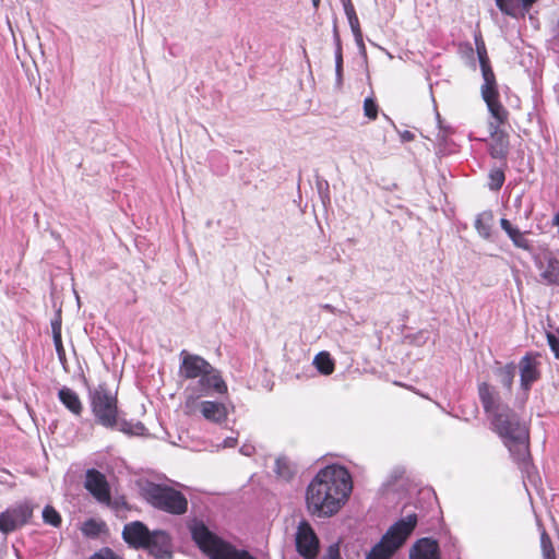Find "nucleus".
I'll return each instance as SVG.
<instances>
[{"mask_svg":"<svg viewBox=\"0 0 559 559\" xmlns=\"http://www.w3.org/2000/svg\"><path fill=\"white\" fill-rule=\"evenodd\" d=\"M173 543L169 534L163 530L152 531L147 539V550L156 559H173Z\"/></svg>","mask_w":559,"mask_h":559,"instance_id":"obj_14","label":"nucleus"},{"mask_svg":"<svg viewBox=\"0 0 559 559\" xmlns=\"http://www.w3.org/2000/svg\"><path fill=\"white\" fill-rule=\"evenodd\" d=\"M474 39H475V46H476V51H477L480 69L490 67V60H489V57L487 53V48H486L485 41L483 39L481 33L480 32L476 33Z\"/></svg>","mask_w":559,"mask_h":559,"instance_id":"obj_33","label":"nucleus"},{"mask_svg":"<svg viewBox=\"0 0 559 559\" xmlns=\"http://www.w3.org/2000/svg\"><path fill=\"white\" fill-rule=\"evenodd\" d=\"M43 519L46 524H49L53 527H59L62 522L59 512L51 506H46L44 508Z\"/></svg>","mask_w":559,"mask_h":559,"instance_id":"obj_36","label":"nucleus"},{"mask_svg":"<svg viewBox=\"0 0 559 559\" xmlns=\"http://www.w3.org/2000/svg\"><path fill=\"white\" fill-rule=\"evenodd\" d=\"M491 425L513 457L523 460L528 455L530 429L520 421L519 416L512 409L507 407L495 413Z\"/></svg>","mask_w":559,"mask_h":559,"instance_id":"obj_3","label":"nucleus"},{"mask_svg":"<svg viewBox=\"0 0 559 559\" xmlns=\"http://www.w3.org/2000/svg\"><path fill=\"white\" fill-rule=\"evenodd\" d=\"M81 532L85 537L97 538L108 532L107 524L102 520L88 519L83 522Z\"/></svg>","mask_w":559,"mask_h":559,"instance_id":"obj_29","label":"nucleus"},{"mask_svg":"<svg viewBox=\"0 0 559 559\" xmlns=\"http://www.w3.org/2000/svg\"><path fill=\"white\" fill-rule=\"evenodd\" d=\"M513 459L523 473V484L525 489L539 487L542 485V478L536 467L532 464L531 452L528 451V455L523 460L520 457Z\"/></svg>","mask_w":559,"mask_h":559,"instance_id":"obj_19","label":"nucleus"},{"mask_svg":"<svg viewBox=\"0 0 559 559\" xmlns=\"http://www.w3.org/2000/svg\"><path fill=\"white\" fill-rule=\"evenodd\" d=\"M325 487V489H353V478L349 471L341 464H330L321 468L307 489Z\"/></svg>","mask_w":559,"mask_h":559,"instance_id":"obj_8","label":"nucleus"},{"mask_svg":"<svg viewBox=\"0 0 559 559\" xmlns=\"http://www.w3.org/2000/svg\"><path fill=\"white\" fill-rule=\"evenodd\" d=\"M493 215L490 211L480 213L475 219V229L480 237L488 240L491 237Z\"/></svg>","mask_w":559,"mask_h":559,"instance_id":"obj_30","label":"nucleus"},{"mask_svg":"<svg viewBox=\"0 0 559 559\" xmlns=\"http://www.w3.org/2000/svg\"><path fill=\"white\" fill-rule=\"evenodd\" d=\"M313 365L317 370L324 376H330L335 370V362L328 352L317 354L313 358Z\"/></svg>","mask_w":559,"mask_h":559,"instance_id":"obj_31","label":"nucleus"},{"mask_svg":"<svg viewBox=\"0 0 559 559\" xmlns=\"http://www.w3.org/2000/svg\"><path fill=\"white\" fill-rule=\"evenodd\" d=\"M478 396L486 413H492L497 409L496 393L487 382L478 385Z\"/></svg>","mask_w":559,"mask_h":559,"instance_id":"obj_26","label":"nucleus"},{"mask_svg":"<svg viewBox=\"0 0 559 559\" xmlns=\"http://www.w3.org/2000/svg\"><path fill=\"white\" fill-rule=\"evenodd\" d=\"M179 376L185 380L199 379L197 384L188 388V392H201V395H224L228 386L218 369L200 355L186 349L180 352Z\"/></svg>","mask_w":559,"mask_h":559,"instance_id":"obj_2","label":"nucleus"},{"mask_svg":"<svg viewBox=\"0 0 559 559\" xmlns=\"http://www.w3.org/2000/svg\"><path fill=\"white\" fill-rule=\"evenodd\" d=\"M193 542L210 559H255L247 550L237 549L212 533L203 522L190 526Z\"/></svg>","mask_w":559,"mask_h":559,"instance_id":"obj_4","label":"nucleus"},{"mask_svg":"<svg viewBox=\"0 0 559 559\" xmlns=\"http://www.w3.org/2000/svg\"><path fill=\"white\" fill-rule=\"evenodd\" d=\"M357 46L365 49L362 31L352 0H342Z\"/></svg>","mask_w":559,"mask_h":559,"instance_id":"obj_21","label":"nucleus"},{"mask_svg":"<svg viewBox=\"0 0 559 559\" xmlns=\"http://www.w3.org/2000/svg\"><path fill=\"white\" fill-rule=\"evenodd\" d=\"M516 366L514 362H508L504 366H499L495 370V374L497 376L499 382L502 386L508 391H512L513 381L515 377Z\"/></svg>","mask_w":559,"mask_h":559,"instance_id":"obj_27","label":"nucleus"},{"mask_svg":"<svg viewBox=\"0 0 559 559\" xmlns=\"http://www.w3.org/2000/svg\"><path fill=\"white\" fill-rule=\"evenodd\" d=\"M539 277L546 285H559V254L549 249L533 257Z\"/></svg>","mask_w":559,"mask_h":559,"instance_id":"obj_10","label":"nucleus"},{"mask_svg":"<svg viewBox=\"0 0 559 559\" xmlns=\"http://www.w3.org/2000/svg\"><path fill=\"white\" fill-rule=\"evenodd\" d=\"M489 181L488 187L492 191H498L504 183L506 175L504 171L500 168H493L490 170L488 175Z\"/></svg>","mask_w":559,"mask_h":559,"instance_id":"obj_35","label":"nucleus"},{"mask_svg":"<svg viewBox=\"0 0 559 559\" xmlns=\"http://www.w3.org/2000/svg\"><path fill=\"white\" fill-rule=\"evenodd\" d=\"M540 548L544 559H557L551 538L544 528L540 532Z\"/></svg>","mask_w":559,"mask_h":559,"instance_id":"obj_34","label":"nucleus"},{"mask_svg":"<svg viewBox=\"0 0 559 559\" xmlns=\"http://www.w3.org/2000/svg\"><path fill=\"white\" fill-rule=\"evenodd\" d=\"M498 9L512 17H524L537 0H495Z\"/></svg>","mask_w":559,"mask_h":559,"instance_id":"obj_17","label":"nucleus"},{"mask_svg":"<svg viewBox=\"0 0 559 559\" xmlns=\"http://www.w3.org/2000/svg\"><path fill=\"white\" fill-rule=\"evenodd\" d=\"M409 559H440V548L437 540L421 538L411 549Z\"/></svg>","mask_w":559,"mask_h":559,"instance_id":"obj_16","label":"nucleus"},{"mask_svg":"<svg viewBox=\"0 0 559 559\" xmlns=\"http://www.w3.org/2000/svg\"><path fill=\"white\" fill-rule=\"evenodd\" d=\"M491 116L496 119L497 126L504 124L508 121L509 112L500 103L499 98L485 100Z\"/></svg>","mask_w":559,"mask_h":559,"instance_id":"obj_32","label":"nucleus"},{"mask_svg":"<svg viewBox=\"0 0 559 559\" xmlns=\"http://www.w3.org/2000/svg\"><path fill=\"white\" fill-rule=\"evenodd\" d=\"M88 559H123L121 556L116 554L111 548L104 547L93 554Z\"/></svg>","mask_w":559,"mask_h":559,"instance_id":"obj_39","label":"nucleus"},{"mask_svg":"<svg viewBox=\"0 0 559 559\" xmlns=\"http://www.w3.org/2000/svg\"><path fill=\"white\" fill-rule=\"evenodd\" d=\"M320 1H321V0H312V4H313V7H314L316 9H318V8H319V5H320Z\"/></svg>","mask_w":559,"mask_h":559,"instance_id":"obj_46","label":"nucleus"},{"mask_svg":"<svg viewBox=\"0 0 559 559\" xmlns=\"http://www.w3.org/2000/svg\"><path fill=\"white\" fill-rule=\"evenodd\" d=\"M94 498L103 504H106L111 510H114L117 514H120L123 511L129 510L128 503L123 496H118L112 498L111 491H91Z\"/></svg>","mask_w":559,"mask_h":559,"instance_id":"obj_23","label":"nucleus"},{"mask_svg":"<svg viewBox=\"0 0 559 559\" xmlns=\"http://www.w3.org/2000/svg\"><path fill=\"white\" fill-rule=\"evenodd\" d=\"M296 549L305 559H317L319 538L307 521H301L296 533Z\"/></svg>","mask_w":559,"mask_h":559,"instance_id":"obj_11","label":"nucleus"},{"mask_svg":"<svg viewBox=\"0 0 559 559\" xmlns=\"http://www.w3.org/2000/svg\"><path fill=\"white\" fill-rule=\"evenodd\" d=\"M85 489H109L107 477L102 472L90 468L85 474Z\"/></svg>","mask_w":559,"mask_h":559,"instance_id":"obj_28","label":"nucleus"},{"mask_svg":"<svg viewBox=\"0 0 559 559\" xmlns=\"http://www.w3.org/2000/svg\"><path fill=\"white\" fill-rule=\"evenodd\" d=\"M51 330H52V337L56 335L62 336L61 335V319L60 318H57L56 320H53L51 322Z\"/></svg>","mask_w":559,"mask_h":559,"instance_id":"obj_44","label":"nucleus"},{"mask_svg":"<svg viewBox=\"0 0 559 559\" xmlns=\"http://www.w3.org/2000/svg\"><path fill=\"white\" fill-rule=\"evenodd\" d=\"M152 531L141 521H133L123 526L122 538L133 549L147 547Z\"/></svg>","mask_w":559,"mask_h":559,"instance_id":"obj_15","label":"nucleus"},{"mask_svg":"<svg viewBox=\"0 0 559 559\" xmlns=\"http://www.w3.org/2000/svg\"><path fill=\"white\" fill-rule=\"evenodd\" d=\"M52 338L58 358L63 364L66 361V349L62 344V336L56 335Z\"/></svg>","mask_w":559,"mask_h":559,"instance_id":"obj_40","label":"nucleus"},{"mask_svg":"<svg viewBox=\"0 0 559 559\" xmlns=\"http://www.w3.org/2000/svg\"><path fill=\"white\" fill-rule=\"evenodd\" d=\"M144 498L154 508L170 514H183L188 509V500L181 491H144Z\"/></svg>","mask_w":559,"mask_h":559,"instance_id":"obj_9","label":"nucleus"},{"mask_svg":"<svg viewBox=\"0 0 559 559\" xmlns=\"http://www.w3.org/2000/svg\"><path fill=\"white\" fill-rule=\"evenodd\" d=\"M417 524L416 514H409L394 523L371 549L366 559H390L403 546Z\"/></svg>","mask_w":559,"mask_h":559,"instance_id":"obj_5","label":"nucleus"},{"mask_svg":"<svg viewBox=\"0 0 559 559\" xmlns=\"http://www.w3.org/2000/svg\"><path fill=\"white\" fill-rule=\"evenodd\" d=\"M322 559H341L338 543L330 545Z\"/></svg>","mask_w":559,"mask_h":559,"instance_id":"obj_42","label":"nucleus"},{"mask_svg":"<svg viewBox=\"0 0 559 559\" xmlns=\"http://www.w3.org/2000/svg\"><path fill=\"white\" fill-rule=\"evenodd\" d=\"M273 471L276 478L284 481H290L297 473V466L290 457L285 454H281L275 459Z\"/></svg>","mask_w":559,"mask_h":559,"instance_id":"obj_22","label":"nucleus"},{"mask_svg":"<svg viewBox=\"0 0 559 559\" xmlns=\"http://www.w3.org/2000/svg\"><path fill=\"white\" fill-rule=\"evenodd\" d=\"M203 396L201 392H188L182 404L185 415L194 416L200 413L207 421L224 424L228 418L226 405L216 401H200Z\"/></svg>","mask_w":559,"mask_h":559,"instance_id":"obj_6","label":"nucleus"},{"mask_svg":"<svg viewBox=\"0 0 559 559\" xmlns=\"http://www.w3.org/2000/svg\"><path fill=\"white\" fill-rule=\"evenodd\" d=\"M548 345L556 358H559V338L551 332H547L546 334Z\"/></svg>","mask_w":559,"mask_h":559,"instance_id":"obj_41","label":"nucleus"},{"mask_svg":"<svg viewBox=\"0 0 559 559\" xmlns=\"http://www.w3.org/2000/svg\"><path fill=\"white\" fill-rule=\"evenodd\" d=\"M391 481L390 484L392 486H405L408 483V478L406 476V471L404 468H396L391 474Z\"/></svg>","mask_w":559,"mask_h":559,"instance_id":"obj_38","label":"nucleus"},{"mask_svg":"<svg viewBox=\"0 0 559 559\" xmlns=\"http://www.w3.org/2000/svg\"><path fill=\"white\" fill-rule=\"evenodd\" d=\"M500 226L502 230H504L506 234L509 236L514 247L527 252H532L533 245L526 238V234H528V231H521L518 227L513 226L511 222L507 218L500 219Z\"/></svg>","mask_w":559,"mask_h":559,"instance_id":"obj_20","label":"nucleus"},{"mask_svg":"<svg viewBox=\"0 0 559 559\" xmlns=\"http://www.w3.org/2000/svg\"><path fill=\"white\" fill-rule=\"evenodd\" d=\"M152 489H158V490H162V489H173L171 487L165 485V486H162V485H154V487Z\"/></svg>","mask_w":559,"mask_h":559,"instance_id":"obj_45","label":"nucleus"},{"mask_svg":"<svg viewBox=\"0 0 559 559\" xmlns=\"http://www.w3.org/2000/svg\"><path fill=\"white\" fill-rule=\"evenodd\" d=\"M364 115L371 121H373L378 118L379 106H378L377 102L374 100V98L367 97L364 100Z\"/></svg>","mask_w":559,"mask_h":559,"instance_id":"obj_37","label":"nucleus"},{"mask_svg":"<svg viewBox=\"0 0 559 559\" xmlns=\"http://www.w3.org/2000/svg\"><path fill=\"white\" fill-rule=\"evenodd\" d=\"M88 396L96 424L109 430L118 429L128 436L143 435L145 430L143 424H132L120 417L117 393L111 391L106 383H99L90 390Z\"/></svg>","mask_w":559,"mask_h":559,"instance_id":"obj_1","label":"nucleus"},{"mask_svg":"<svg viewBox=\"0 0 559 559\" xmlns=\"http://www.w3.org/2000/svg\"><path fill=\"white\" fill-rule=\"evenodd\" d=\"M539 357L538 353L528 352L519 361L520 386L525 392L542 377Z\"/></svg>","mask_w":559,"mask_h":559,"instance_id":"obj_12","label":"nucleus"},{"mask_svg":"<svg viewBox=\"0 0 559 559\" xmlns=\"http://www.w3.org/2000/svg\"><path fill=\"white\" fill-rule=\"evenodd\" d=\"M352 491H307L308 510L319 518L331 516L340 511Z\"/></svg>","mask_w":559,"mask_h":559,"instance_id":"obj_7","label":"nucleus"},{"mask_svg":"<svg viewBox=\"0 0 559 559\" xmlns=\"http://www.w3.org/2000/svg\"><path fill=\"white\" fill-rule=\"evenodd\" d=\"M509 152V134L498 126L490 133L489 153L493 158L503 159Z\"/></svg>","mask_w":559,"mask_h":559,"instance_id":"obj_18","label":"nucleus"},{"mask_svg":"<svg viewBox=\"0 0 559 559\" xmlns=\"http://www.w3.org/2000/svg\"><path fill=\"white\" fill-rule=\"evenodd\" d=\"M334 34H335V37L337 39V45H340V38H338V33H337L336 25L334 26ZM342 62H343L342 51H341V46H338V50H337V55H336V68H337V71H340L342 69Z\"/></svg>","mask_w":559,"mask_h":559,"instance_id":"obj_43","label":"nucleus"},{"mask_svg":"<svg viewBox=\"0 0 559 559\" xmlns=\"http://www.w3.org/2000/svg\"><path fill=\"white\" fill-rule=\"evenodd\" d=\"M60 402L74 415L80 416L83 412V405L79 395L69 388H62L58 393Z\"/></svg>","mask_w":559,"mask_h":559,"instance_id":"obj_25","label":"nucleus"},{"mask_svg":"<svg viewBox=\"0 0 559 559\" xmlns=\"http://www.w3.org/2000/svg\"><path fill=\"white\" fill-rule=\"evenodd\" d=\"M484 84L481 85V96L484 100L491 98H499V91L496 81V75L490 67L481 68Z\"/></svg>","mask_w":559,"mask_h":559,"instance_id":"obj_24","label":"nucleus"},{"mask_svg":"<svg viewBox=\"0 0 559 559\" xmlns=\"http://www.w3.org/2000/svg\"><path fill=\"white\" fill-rule=\"evenodd\" d=\"M33 515V509L24 503L15 508L8 509L0 514V531L10 533L23 526Z\"/></svg>","mask_w":559,"mask_h":559,"instance_id":"obj_13","label":"nucleus"}]
</instances>
